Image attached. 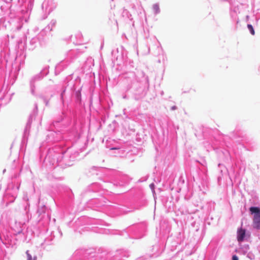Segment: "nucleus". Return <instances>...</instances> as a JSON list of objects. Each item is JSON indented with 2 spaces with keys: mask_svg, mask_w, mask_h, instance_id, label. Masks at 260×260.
<instances>
[{
  "mask_svg": "<svg viewBox=\"0 0 260 260\" xmlns=\"http://www.w3.org/2000/svg\"><path fill=\"white\" fill-rule=\"evenodd\" d=\"M171 109L172 110H175L177 109V107L176 106H173L171 107Z\"/></svg>",
  "mask_w": 260,
  "mask_h": 260,
  "instance_id": "nucleus-8",
  "label": "nucleus"
},
{
  "mask_svg": "<svg viewBox=\"0 0 260 260\" xmlns=\"http://www.w3.org/2000/svg\"><path fill=\"white\" fill-rule=\"evenodd\" d=\"M26 254L27 255V260H32L31 255L29 253L28 251L26 252Z\"/></svg>",
  "mask_w": 260,
  "mask_h": 260,
  "instance_id": "nucleus-6",
  "label": "nucleus"
},
{
  "mask_svg": "<svg viewBox=\"0 0 260 260\" xmlns=\"http://www.w3.org/2000/svg\"><path fill=\"white\" fill-rule=\"evenodd\" d=\"M246 231L245 229L240 228L237 231V240L238 242H241L244 240L245 237Z\"/></svg>",
  "mask_w": 260,
  "mask_h": 260,
  "instance_id": "nucleus-2",
  "label": "nucleus"
},
{
  "mask_svg": "<svg viewBox=\"0 0 260 260\" xmlns=\"http://www.w3.org/2000/svg\"><path fill=\"white\" fill-rule=\"evenodd\" d=\"M247 27H248V29L249 30V31H250L251 34L252 35H254L255 34V32H254V29H253L252 26L251 24H248Z\"/></svg>",
  "mask_w": 260,
  "mask_h": 260,
  "instance_id": "nucleus-4",
  "label": "nucleus"
},
{
  "mask_svg": "<svg viewBox=\"0 0 260 260\" xmlns=\"http://www.w3.org/2000/svg\"><path fill=\"white\" fill-rule=\"evenodd\" d=\"M36 257H35L34 258L33 260H36Z\"/></svg>",
  "mask_w": 260,
  "mask_h": 260,
  "instance_id": "nucleus-9",
  "label": "nucleus"
},
{
  "mask_svg": "<svg viewBox=\"0 0 260 260\" xmlns=\"http://www.w3.org/2000/svg\"><path fill=\"white\" fill-rule=\"evenodd\" d=\"M232 260H239L238 257L236 255H233L232 257Z\"/></svg>",
  "mask_w": 260,
  "mask_h": 260,
  "instance_id": "nucleus-7",
  "label": "nucleus"
},
{
  "mask_svg": "<svg viewBox=\"0 0 260 260\" xmlns=\"http://www.w3.org/2000/svg\"><path fill=\"white\" fill-rule=\"evenodd\" d=\"M249 210L253 214V227L254 229H260V209L256 207H251Z\"/></svg>",
  "mask_w": 260,
  "mask_h": 260,
  "instance_id": "nucleus-1",
  "label": "nucleus"
},
{
  "mask_svg": "<svg viewBox=\"0 0 260 260\" xmlns=\"http://www.w3.org/2000/svg\"><path fill=\"white\" fill-rule=\"evenodd\" d=\"M149 187L151 188V191H152L153 194H155V189H155V185H154V183H152L150 184L149 185Z\"/></svg>",
  "mask_w": 260,
  "mask_h": 260,
  "instance_id": "nucleus-5",
  "label": "nucleus"
},
{
  "mask_svg": "<svg viewBox=\"0 0 260 260\" xmlns=\"http://www.w3.org/2000/svg\"><path fill=\"white\" fill-rule=\"evenodd\" d=\"M153 11L155 14H157L159 12L160 9L158 4H154L152 7Z\"/></svg>",
  "mask_w": 260,
  "mask_h": 260,
  "instance_id": "nucleus-3",
  "label": "nucleus"
}]
</instances>
